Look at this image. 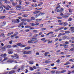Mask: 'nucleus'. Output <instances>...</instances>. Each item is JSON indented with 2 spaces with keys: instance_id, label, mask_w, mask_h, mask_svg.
<instances>
[{
  "instance_id": "obj_1",
  "label": "nucleus",
  "mask_w": 74,
  "mask_h": 74,
  "mask_svg": "<svg viewBox=\"0 0 74 74\" xmlns=\"http://www.w3.org/2000/svg\"><path fill=\"white\" fill-rule=\"evenodd\" d=\"M17 45H18V46H21V48H23V47H26L27 46V45H22V44L21 43H18L17 44Z\"/></svg>"
},
{
  "instance_id": "obj_2",
  "label": "nucleus",
  "mask_w": 74,
  "mask_h": 74,
  "mask_svg": "<svg viewBox=\"0 0 74 74\" xmlns=\"http://www.w3.org/2000/svg\"><path fill=\"white\" fill-rule=\"evenodd\" d=\"M18 34V32H15L14 34L11 35L10 37L11 38H12V37H15V36H17Z\"/></svg>"
},
{
  "instance_id": "obj_3",
  "label": "nucleus",
  "mask_w": 74,
  "mask_h": 74,
  "mask_svg": "<svg viewBox=\"0 0 74 74\" xmlns=\"http://www.w3.org/2000/svg\"><path fill=\"white\" fill-rule=\"evenodd\" d=\"M16 9L17 10H20L21 9V6L20 5L17 6L16 7Z\"/></svg>"
},
{
  "instance_id": "obj_4",
  "label": "nucleus",
  "mask_w": 74,
  "mask_h": 74,
  "mask_svg": "<svg viewBox=\"0 0 74 74\" xmlns=\"http://www.w3.org/2000/svg\"><path fill=\"white\" fill-rule=\"evenodd\" d=\"M4 47L5 48H10L12 47V46L11 45H8L5 46Z\"/></svg>"
},
{
  "instance_id": "obj_5",
  "label": "nucleus",
  "mask_w": 74,
  "mask_h": 74,
  "mask_svg": "<svg viewBox=\"0 0 74 74\" xmlns=\"http://www.w3.org/2000/svg\"><path fill=\"white\" fill-rule=\"evenodd\" d=\"M70 30L71 31L72 33H74V28L73 27H71L70 29Z\"/></svg>"
},
{
  "instance_id": "obj_6",
  "label": "nucleus",
  "mask_w": 74,
  "mask_h": 74,
  "mask_svg": "<svg viewBox=\"0 0 74 74\" xmlns=\"http://www.w3.org/2000/svg\"><path fill=\"white\" fill-rule=\"evenodd\" d=\"M13 62V60H10L7 62V63H12Z\"/></svg>"
},
{
  "instance_id": "obj_7",
  "label": "nucleus",
  "mask_w": 74,
  "mask_h": 74,
  "mask_svg": "<svg viewBox=\"0 0 74 74\" xmlns=\"http://www.w3.org/2000/svg\"><path fill=\"white\" fill-rule=\"evenodd\" d=\"M62 47H64V48H67L68 47V45L66 44V43H64L62 45Z\"/></svg>"
},
{
  "instance_id": "obj_8",
  "label": "nucleus",
  "mask_w": 74,
  "mask_h": 74,
  "mask_svg": "<svg viewBox=\"0 0 74 74\" xmlns=\"http://www.w3.org/2000/svg\"><path fill=\"white\" fill-rule=\"evenodd\" d=\"M1 56L2 57H6V56H7V54L6 53L2 54L1 55Z\"/></svg>"
},
{
  "instance_id": "obj_9",
  "label": "nucleus",
  "mask_w": 74,
  "mask_h": 74,
  "mask_svg": "<svg viewBox=\"0 0 74 74\" xmlns=\"http://www.w3.org/2000/svg\"><path fill=\"white\" fill-rule=\"evenodd\" d=\"M14 57H15V59H19V56L17 54H14Z\"/></svg>"
},
{
  "instance_id": "obj_10",
  "label": "nucleus",
  "mask_w": 74,
  "mask_h": 74,
  "mask_svg": "<svg viewBox=\"0 0 74 74\" xmlns=\"http://www.w3.org/2000/svg\"><path fill=\"white\" fill-rule=\"evenodd\" d=\"M15 73V71H11L9 72V74H13V73Z\"/></svg>"
},
{
  "instance_id": "obj_11",
  "label": "nucleus",
  "mask_w": 74,
  "mask_h": 74,
  "mask_svg": "<svg viewBox=\"0 0 74 74\" xmlns=\"http://www.w3.org/2000/svg\"><path fill=\"white\" fill-rule=\"evenodd\" d=\"M23 23H24L23 22H22L21 23L18 25V27H20L21 26H22V25H23Z\"/></svg>"
},
{
  "instance_id": "obj_12",
  "label": "nucleus",
  "mask_w": 74,
  "mask_h": 74,
  "mask_svg": "<svg viewBox=\"0 0 74 74\" xmlns=\"http://www.w3.org/2000/svg\"><path fill=\"white\" fill-rule=\"evenodd\" d=\"M37 40V39L36 38H34V37H33V38L31 39V41H35V40Z\"/></svg>"
},
{
  "instance_id": "obj_13",
  "label": "nucleus",
  "mask_w": 74,
  "mask_h": 74,
  "mask_svg": "<svg viewBox=\"0 0 74 74\" xmlns=\"http://www.w3.org/2000/svg\"><path fill=\"white\" fill-rule=\"evenodd\" d=\"M57 7L56 8V9H55V11H56V10L60 7V5L58 4L57 5Z\"/></svg>"
},
{
  "instance_id": "obj_14",
  "label": "nucleus",
  "mask_w": 74,
  "mask_h": 74,
  "mask_svg": "<svg viewBox=\"0 0 74 74\" xmlns=\"http://www.w3.org/2000/svg\"><path fill=\"white\" fill-rule=\"evenodd\" d=\"M12 22H13L14 23H18V22L16 21V20H12Z\"/></svg>"
},
{
  "instance_id": "obj_15",
  "label": "nucleus",
  "mask_w": 74,
  "mask_h": 74,
  "mask_svg": "<svg viewBox=\"0 0 74 74\" xmlns=\"http://www.w3.org/2000/svg\"><path fill=\"white\" fill-rule=\"evenodd\" d=\"M17 4H18V3H17V2H16L15 3L14 2H12V5L14 6H15V5H16Z\"/></svg>"
},
{
  "instance_id": "obj_16",
  "label": "nucleus",
  "mask_w": 74,
  "mask_h": 74,
  "mask_svg": "<svg viewBox=\"0 0 74 74\" xmlns=\"http://www.w3.org/2000/svg\"><path fill=\"white\" fill-rule=\"evenodd\" d=\"M40 11L39 10L36 11L35 12H33V14H38V13L39 12H40Z\"/></svg>"
},
{
  "instance_id": "obj_17",
  "label": "nucleus",
  "mask_w": 74,
  "mask_h": 74,
  "mask_svg": "<svg viewBox=\"0 0 74 74\" xmlns=\"http://www.w3.org/2000/svg\"><path fill=\"white\" fill-rule=\"evenodd\" d=\"M68 37L67 36H64L62 38L63 40H65V39H66V38H67Z\"/></svg>"
},
{
  "instance_id": "obj_18",
  "label": "nucleus",
  "mask_w": 74,
  "mask_h": 74,
  "mask_svg": "<svg viewBox=\"0 0 74 74\" xmlns=\"http://www.w3.org/2000/svg\"><path fill=\"white\" fill-rule=\"evenodd\" d=\"M5 18V16H0V19H4Z\"/></svg>"
},
{
  "instance_id": "obj_19",
  "label": "nucleus",
  "mask_w": 74,
  "mask_h": 74,
  "mask_svg": "<svg viewBox=\"0 0 74 74\" xmlns=\"http://www.w3.org/2000/svg\"><path fill=\"white\" fill-rule=\"evenodd\" d=\"M30 49V47H25L24 49Z\"/></svg>"
},
{
  "instance_id": "obj_20",
  "label": "nucleus",
  "mask_w": 74,
  "mask_h": 74,
  "mask_svg": "<svg viewBox=\"0 0 74 74\" xmlns=\"http://www.w3.org/2000/svg\"><path fill=\"white\" fill-rule=\"evenodd\" d=\"M70 62H68L64 64V66H66V65H68L70 64Z\"/></svg>"
},
{
  "instance_id": "obj_21",
  "label": "nucleus",
  "mask_w": 74,
  "mask_h": 74,
  "mask_svg": "<svg viewBox=\"0 0 74 74\" xmlns=\"http://www.w3.org/2000/svg\"><path fill=\"white\" fill-rule=\"evenodd\" d=\"M3 6H5L4 5H1V6H0V8L1 9V11H2V10H3Z\"/></svg>"
},
{
  "instance_id": "obj_22",
  "label": "nucleus",
  "mask_w": 74,
  "mask_h": 74,
  "mask_svg": "<svg viewBox=\"0 0 74 74\" xmlns=\"http://www.w3.org/2000/svg\"><path fill=\"white\" fill-rule=\"evenodd\" d=\"M8 59V58L7 57H4V59L1 62V63H2V62H3V61H4L5 60H7Z\"/></svg>"
},
{
  "instance_id": "obj_23",
  "label": "nucleus",
  "mask_w": 74,
  "mask_h": 74,
  "mask_svg": "<svg viewBox=\"0 0 74 74\" xmlns=\"http://www.w3.org/2000/svg\"><path fill=\"white\" fill-rule=\"evenodd\" d=\"M21 21L22 22H25V21H27V19L26 18L23 19L21 20Z\"/></svg>"
},
{
  "instance_id": "obj_24",
  "label": "nucleus",
  "mask_w": 74,
  "mask_h": 74,
  "mask_svg": "<svg viewBox=\"0 0 74 74\" xmlns=\"http://www.w3.org/2000/svg\"><path fill=\"white\" fill-rule=\"evenodd\" d=\"M63 17L64 18H67L69 17V16L67 15H64L63 16Z\"/></svg>"
},
{
  "instance_id": "obj_25",
  "label": "nucleus",
  "mask_w": 74,
  "mask_h": 74,
  "mask_svg": "<svg viewBox=\"0 0 74 74\" xmlns=\"http://www.w3.org/2000/svg\"><path fill=\"white\" fill-rule=\"evenodd\" d=\"M30 25L32 26H35V25L34 24V23H31L30 24Z\"/></svg>"
},
{
  "instance_id": "obj_26",
  "label": "nucleus",
  "mask_w": 74,
  "mask_h": 74,
  "mask_svg": "<svg viewBox=\"0 0 74 74\" xmlns=\"http://www.w3.org/2000/svg\"><path fill=\"white\" fill-rule=\"evenodd\" d=\"M30 53H32V51H29L26 52V54H30Z\"/></svg>"
},
{
  "instance_id": "obj_27",
  "label": "nucleus",
  "mask_w": 74,
  "mask_h": 74,
  "mask_svg": "<svg viewBox=\"0 0 74 74\" xmlns=\"http://www.w3.org/2000/svg\"><path fill=\"white\" fill-rule=\"evenodd\" d=\"M48 53H49V52H45V53L44 56H47V55H48Z\"/></svg>"
},
{
  "instance_id": "obj_28",
  "label": "nucleus",
  "mask_w": 74,
  "mask_h": 74,
  "mask_svg": "<svg viewBox=\"0 0 74 74\" xmlns=\"http://www.w3.org/2000/svg\"><path fill=\"white\" fill-rule=\"evenodd\" d=\"M3 7H4L5 9H6V10H10V9H9L8 8H7V7H5V6H3Z\"/></svg>"
},
{
  "instance_id": "obj_29",
  "label": "nucleus",
  "mask_w": 74,
  "mask_h": 74,
  "mask_svg": "<svg viewBox=\"0 0 74 74\" xmlns=\"http://www.w3.org/2000/svg\"><path fill=\"white\" fill-rule=\"evenodd\" d=\"M65 33L66 34H69V33H70V31H65Z\"/></svg>"
},
{
  "instance_id": "obj_30",
  "label": "nucleus",
  "mask_w": 74,
  "mask_h": 74,
  "mask_svg": "<svg viewBox=\"0 0 74 74\" xmlns=\"http://www.w3.org/2000/svg\"><path fill=\"white\" fill-rule=\"evenodd\" d=\"M37 36H38V34H35L34 35L33 37L34 38H36Z\"/></svg>"
},
{
  "instance_id": "obj_31",
  "label": "nucleus",
  "mask_w": 74,
  "mask_h": 74,
  "mask_svg": "<svg viewBox=\"0 0 74 74\" xmlns=\"http://www.w3.org/2000/svg\"><path fill=\"white\" fill-rule=\"evenodd\" d=\"M40 16V14H38L35 16V18H37Z\"/></svg>"
},
{
  "instance_id": "obj_32",
  "label": "nucleus",
  "mask_w": 74,
  "mask_h": 74,
  "mask_svg": "<svg viewBox=\"0 0 74 74\" xmlns=\"http://www.w3.org/2000/svg\"><path fill=\"white\" fill-rule=\"evenodd\" d=\"M56 74H60V73H61V72H60L59 71H56Z\"/></svg>"
},
{
  "instance_id": "obj_33",
  "label": "nucleus",
  "mask_w": 74,
  "mask_h": 74,
  "mask_svg": "<svg viewBox=\"0 0 74 74\" xmlns=\"http://www.w3.org/2000/svg\"><path fill=\"white\" fill-rule=\"evenodd\" d=\"M64 10V8H62L60 10V12H62Z\"/></svg>"
},
{
  "instance_id": "obj_34",
  "label": "nucleus",
  "mask_w": 74,
  "mask_h": 74,
  "mask_svg": "<svg viewBox=\"0 0 74 74\" xmlns=\"http://www.w3.org/2000/svg\"><path fill=\"white\" fill-rule=\"evenodd\" d=\"M23 17H27V16H28V15L27 14H24L23 15Z\"/></svg>"
},
{
  "instance_id": "obj_35",
  "label": "nucleus",
  "mask_w": 74,
  "mask_h": 74,
  "mask_svg": "<svg viewBox=\"0 0 74 74\" xmlns=\"http://www.w3.org/2000/svg\"><path fill=\"white\" fill-rule=\"evenodd\" d=\"M66 70H64L61 72V73H65V72H66Z\"/></svg>"
},
{
  "instance_id": "obj_36",
  "label": "nucleus",
  "mask_w": 74,
  "mask_h": 74,
  "mask_svg": "<svg viewBox=\"0 0 74 74\" xmlns=\"http://www.w3.org/2000/svg\"><path fill=\"white\" fill-rule=\"evenodd\" d=\"M28 42L29 44H33V42H32V40H29L28 41Z\"/></svg>"
},
{
  "instance_id": "obj_37",
  "label": "nucleus",
  "mask_w": 74,
  "mask_h": 74,
  "mask_svg": "<svg viewBox=\"0 0 74 74\" xmlns=\"http://www.w3.org/2000/svg\"><path fill=\"white\" fill-rule=\"evenodd\" d=\"M4 3H10V2H9V1L6 0L4 2Z\"/></svg>"
},
{
  "instance_id": "obj_38",
  "label": "nucleus",
  "mask_w": 74,
  "mask_h": 74,
  "mask_svg": "<svg viewBox=\"0 0 74 74\" xmlns=\"http://www.w3.org/2000/svg\"><path fill=\"white\" fill-rule=\"evenodd\" d=\"M62 33H60L58 36V37H60V36H62Z\"/></svg>"
},
{
  "instance_id": "obj_39",
  "label": "nucleus",
  "mask_w": 74,
  "mask_h": 74,
  "mask_svg": "<svg viewBox=\"0 0 74 74\" xmlns=\"http://www.w3.org/2000/svg\"><path fill=\"white\" fill-rule=\"evenodd\" d=\"M42 20V19H36V21H38V22H40V21H41Z\"/></svg>"
},
{
  "instance_id": "obj_40",
  "label": "nucleus",
  "mask_w": 74,
  "mask_h": 74,
  "mask_svg": "<svg viewBox=\"0 0 74 74\" xmlns=\"http://www.w3.org/2000/svg\"><path fill=\"white\" fill-rule=\"evenodd\" d=\"M46 30V28H45L41 29V30H42V31H44V30Z\"/></svg>"
},
{
  "instance_id": "obj_41",
  "label": "nucleus",
  "mask_w": 74,
  "mask_h": 74,
  "mask_svg": "<svg viewBox=\"0 0 74 74\" xmlns=\"http://www.w3.org/2000/svg\"><path fill=\"white\" fill-rule=\"evenodd\" d=\"M8 51L9 52H11V51H13V50H12V49H9L8 50Z\"/></svg>"
},
{
  "instance_id": "obj_42",
  "label": "nucleus",
  "mask_w": 74,
  "mask_h": 74,
  "mask_svg": "<svg viewBox=\"0 0 74 74\" xmlns=\"http://www.w3.org/2000/svg\"><path fill=\"white\" fill-rule=\"evenodd\" d=\"M63 28H64V27H61L60 28H58V30H60L63 29Z\"/></svg>"
},
{
  "instance_id": "obj_43",
  "label": "nucleus",
  "mask_w": 74,
  "mask_h": 74,
  "mask_svg": "<svg viewBox=\"0 0 74 74\" xmlns=\"http://www.w3.org/2000/svg\"><path fill=\"white\" fill-rule=\"evenodd\" d=\"M34 62L33 61H31L30 62H29V64H33Z\"/></svg>"
},
{
  "instance_id": "obj_44",
  "label": "nucleus",
  "mask_w": 74,
  "mask_h": 74,
  "mask_svg": "<svg viewBox=\"0 0 74 74\" xmlns=\"http://www.w3.org/2000/svg\"><path fill=\"white\" fill-rule=\"evenodd\" d=\"M14 53V52L13 51H9L8 52L9 54H12V53Z\"/></svg>"
},
{
  "instance_id": "obj_45",
  "label": "nucleus",
  "mask_w": 74,
  "mask_h": 74,
  "mask_svg": "<svg viewBox=\"0 0 74 74\" xmlns=\"http://www.w3.org/2000/svg\"><path fill=\"white\" fill-rule=\"evenodd\" d=\"M22 52H23V53L24 54H26V51H22Z\"/></svg>"
},
{
  "instance_id": "obj_46",
  "label": "nucleus",
  "mask_w": 74,
  "mask_h": 74,
  "mask_svg": "<svg viewBox=\"0 0 74 74\" xmlns=\"http://www.w3.org/2000/svg\"><path fill=\"white\" fill-rule=\"evenodd\" d=\"M73 20V19L72 18H69L68 19V21L69 22H70V21H71Z\"/></svg>"
},
{
  "instance_id": "obj_47",
  "label": "nucleus",
  "mask_w": 74,
  "mask_h": 74,
  "mask_svg": "<svg viewBox=\"0 0 74 74\" xmlns=\"http://www.w3.org/2000/svg\"><path fill=\"white\" fill-rule=\"evenodd\" d=\"M57 19H62V17H57Z\"/></svg>"
},
{
  "instance_id": "obj_48",
  "label": "nucleus",
  "mask_w": 74,
  "mask_h": 74,
  "mask_svg": "<svg viewBox=\"0 0 74 74\" xmlns=\"http://www.w3.org/2000/svg\"><path fill=\"white\" fill-rule=\"evenodd\" d=\"M27 22H31L32 21V20L30 19H27Z\"/></svg>"
},
{
  "instance_id": "obj_49",
  "label": "nucleus",
  "mask_w": 74,
  "mask_h": 74,
  "mask_svg": "<svg viewBox=\"0 0 74 74\" xmlns=\"http://www.w3.org/2000/svg\"><path fill=\"white\" fill-rule=\"evenodd\" d=\"M30 26H25V28H29L30 27Z\"/></svg>"
},
{
  "instance_id": "obj_50",
  "label": "nucleus",
  "mask_w": 74,
  "mask_h": 74,
  "mask_svg": "<svg viewBox=\"0 0 74 74\" xmlns=\"http://www.w3.org/2000/svg\"><path fill=\"white\" fill-rule=\"evenodd\" d=\"M12 47L13 48H16V47H17L18 46L16 45H13L12 46Z\"/></svg>"
},
{
  "instance_id": "obj_51",
  "label": "nucleus",
  "mask_w": 74,
  "mask_h": 74,
  "mask_svg": "<svg viewBox=\"0 0 74 74\" xmlns=\"http://www.w3.org/2000/svg\"><path fill=\"white\" fill-rule=\"evenodd\" d=\"M64 26H67V25H68V23L67 22H65L64 23Z\"/></svg>"
},
{
  "instance_id": "obj_52",
  "label": "nucleus",
  "mask_w": 74,
  "mask_h": 74,
  "mask_svg": "<svg viewBox=\"0 0 74 74\" xmlns=\"http://www.w3.org/2000/svg\"><path fill=\"white\" fill-rule=\"evenodd\" d=\"M66 58H69V57L71 56V55H66Z\"/></svg>"
},
{
  "instance_id": "obj_53",
  "label": "nucleus",
  "mask_w": 74,
  "mask_h": 74,
  "mask_svg": "<svg viewBox=\"0 0 74 74\" xmlns=\"http://www.w3.org/2000/svg\"><path fill=\"white\" fill-rule=\"evenodd\" d=\"M31 20H32H32H35V18L33 17H32Z\"/></svg>"
},
{
  "instance_id": "obj_54",
  "label": "nucleus",
  "mask_w": 74,
  "mask_h": 74,
  "mask_svg": "<svg viewBox=\"0 0 74 74\" xmlns=\"http://www.w3.org/2000/svg\"><path fill=\"white\" fill-rule=\"evenodd\" d=\"M53 42V41H52V40H51L49 41V42H48V44H51V43H52Z\"/></svg>"
},
{
  "instance_id": "obj_55",
  "label": "nucleus",
  "mask_w": 74,
  "mask_h": 74,
  "mask_svg": "<svg viewBox=\"0 0 74 74\" xmlns=\"http://www.w3.org/2000/svg\"><path fill=\"white\" fill-rule=\"evenodd\" d=\"M8 13H9V14H11L13 13V12H12V11H10L9 12H8Z\"/></svg>"
},
{
  "instance_id": "obj_56",
  "label": "nucleus",
  "mask_w": 74,
  "mask_h": 74,
  "mask_svg": "<svg viewBox=\"0 0 74 74\" xmlns=\"http://www.w3.org/2000/svg\"><path fill=\"white\" fill-rule=\"evenodd\" d=\"M19 5H21V4H22V1H19Z\"/></svg>"
},
{
  "instance_id": "obj_57",
  "label": "nucleus",
  "mask_w": 74,
  "mask_h": 74,
  "mask_svg": "<svg viewBox=\"0 0 74 74\" xmlns=\"http://www.w3.org/2000/svg\"><path fill=\"white\" fill-rule=\"evenodd\" d=\"M40 14H41V15H44L45 14V13L43 12V13H42L41 12L40 13Z\"/></svg>"
},
{
  "instance_id": "obj_58",
  "label": "nucleus",
  "mask_w": 74,
  "mask_h": 74,
  "mask_svg": "<svg viewBox=\"0 0 74 74\" xmlns=\"http://www.w3.org/2000/svg\"><path fill=\"white\" fill-rule=\"evenodd\" d=\"M25 32H29V29H25Z\"/></svg>"
},
{
  "instance_id": "obj_59",
  "label": "nucleus",
  "mask_w": 74,
  "mask_h": 74,
  "mask_svg": "<svg viewBox=\"0 0 74 74\" xmlns=\"http://www.w3.org/2000/svg\"><path fill=\"white\" fill-rule=\"evenodd\" d=\"M33 35V34L32 33H30V34L29 35V37H31V36H32V35Z\"/></svg>"
},
{
  "instance_id": "obj_60",
  "label": "nucleus",
  "mask_w": 74,
  "mask_h": 74,
  "mask_svg": "<svg viewBox=\"0 0 74 74\" xmlns=\"http://www.w3.org/2000/svg\"><path fill=\"white\" fill-rule=\"evenodd\" d=\"M56 62L57 63H60V60L58 59L56 60Z\"/></svg>"
},
{
  "instance_id": "obj_61",
  "label": "nucleus",
  "mask_w": 74,
  "mask_h": 74,
  "mask_svg": "<svg viewBox=\"0 0 74 74\" xmlns=\"http://www.w3.org/2000/svg\"><path fill=\"white\" fill-rule=\"evenodd\" d=\"M16 21L17 23H19V22H20V21H19V19H16Z\"/></svg>"
},
{
  "instance_id": "obj_62",
  "label": "nucleus",
  "mask_w": 74,
  "mask_h": 74,
  "mask_svg": "<svg viewBox=\"0 0 74 74\" xmlns=\"http://www.w3.org/2000/svg\"><path fill=\"white\" fill-rule=\"evenodd\" d=\"M69 11L70 12H73V11H72V10H71V9H69Z\"/></svg>"
},
{
  "instance_id": "obj_63",
  "label": "nucleus",
  "mask_w": 74,
  "mask_h": 74,
  "mask_svg": "<svg viewBox=\"0 0 74 74\" xmlns=\"http://www.w3.org/2000/svg\"><path fill=\"white\" fill-rule=\"evenodd\" d=\"M33 32H34V33H37V30H34Z\"/></svg>"
},
{
  "instance_id": "obj_64",
  "label": "nucleus",
  "mask_w": 74,
  "mask_h": 74,
  "mask_svg": "<svg viewBox=\"0 0 74 74\" xmlns=\"http://www.w3.org/2000/svg\"><path fill=\"white\" fill-rule=\"evenodd\" d=\"M70 51H74V48H71L70 49Z\"/></svg>"
}]
</instances>
